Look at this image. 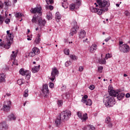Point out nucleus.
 Wrapping results in <instances>:
<instances>
[{
    "label": "nucleus",
    "instance_id": "1",
    "mask_svg": "<svg viewBox=\"0 0 130 130\" xmlns=\"http://www.w3.org/2000/svg\"><path fill=\"white\" fill-rule=\"evenodd\" d=\"M96 3H94L96 8H92L91 10L92 13H97L98 15H102L103 13L108 11V8L110 6L109 1L106 0L103 1L102 0H96Z\"/></svg>",
    "mask_w": 130,
    "mask_h": 130
},
{
    "label": "nucleus",
    "instance_id": "2",
    "mask_svg": "<svg viewBox=\"0 0 130 130\" xmlns=\"http://www.w3.org/2000/svg\"><path fill=\"white\" fill-rule=\"evenodd\" d=\"M72 115L71 111L66 110L61 112L59 116L57 117L56 119L55 120V124L56 126H60L61 125V120L63 121H67L70 119Z\"/></svg>",
    "mask_w": 130,
    "mask_h": 130
},
{
    "label": "nucleus",
    "instance_id": "3",
    "mask_svg": "<svg viewBox=\"0 0 130 130\" xmlns=\"http://www.w3.org/2000/svg\"><path fill=\"white\" fill-rule=\"evenodd\" d=\"M7 36L6 37L7 41L8 44L4 45V43L1 42L0 43V46H4L5 48L6 49H9L10 47H11V44L13 43V40L14 39V35L13 34L10 33V30L7 31Z\"/></svg>",
    "mask_w": 130,
    "mask_h": 130
},
{
    "label": "nucleus",
    "instance_id": "4",
    "mask_svg": "<svg viewBox=\"0 0 130 130\" xmlns=\"http://www.w3.org/2000/svg\"><path fill=\"white\" fill-rule=\"evenodd\" d=\"M31 22L32 23H37V22H38V25L40 26V30H42V28H43L46 24V21L45 20L42 19L41 17L36 15L33 17Z\"/></svg>",
    "mask_w": 130,
    "mask_h": 130
},
{
    "label": "nucleus",
    "instance_id": "5",
    "mask_svg": "<svg viewBox=\"0 0 130 130\" xmlns=\"http://www.w3.org/2000/svg\"><path fill=\"white\" fill-rule=\"evenodd\" d=\"M104 103L105 106L108 108L112 107L116 103V101L114 98H105L104 99Z\"/></svg>",
    "mask_w": 130,
    "mask_h": 130
},
{
    "label": "nucleus",
    "instance_id": "6",
    "mask_svg": "<svg viewBox=\"0 0 130 130\" xmlns=\"http://www.w3.org/2000/svg\"><path fill=\"white\" fill-rule=\"evenodd\" d=\"M58 74H59V72H58L57 69L56 68H53L51 73V77L49 78V79L52 82H53V81L55 80V77L58 76Z\"/></svg>",
    "mask_w": 130,
    "mask_h": 130
},
{
    "label": "nucleus",
    "instance_id": "7",
    "mask_svg": "<svg viewBox=\"0 0 130 130\" xmlns=\"http://www.w3.org/2000/svg\"><path fill=\"white\" fill-rule=\"evenodd\" d=\"M11 101H6L4 102L3 109L6 112L11 110Z\"/></svg>",
    "mask_w": 130,
    "mask_h": 130
},
{
    "label": "nucleus",
    "instance_id": "8",
    "mask_svg": "<svg viewBox=\"0 0 130 130\" xmlns=\"http://www.w3.org/2000/svg\"><path fill=\"white\" fill-rule=\"evenodd\" d=\"M42 10V8H41V7L31 8L30 9V13H32V14H39V16H41V15H42V12H41Z\"/></svg>",
    "mask_w": 130,
    "mask_h": 130
},
{
    "label": "nucleus",
    "instance_id": "9",
    "mask_svg": "<svg viewBox=\"0 0 130 130\" xmlns=\"http://www.w3.org/2000/svg\"><path fill=\"white\" fill-rule=\"evenodd\" d=\"M40 52L39 49L36 47H34L32 48L31 52H29L28 54V56L31 57H33V56H35V55H37Z\"/></svg>",
    "mask_w": 130,
    "mask_h": 130
},
{
    "label": "nucleus",
    "instance_id": "10",
    "mask_svg": "<svg viewBox=\"0 0 130 130\" xmlns=\"http://www.w3.org/2000/svg\"><path fill=\"white\" fill-rule=\"evenodd\" d=\"M42 92L44 93V97L47 98V95L49 94V89H48V85L45 84L43 85Z\"/></svg>",
    "mask_w": 130,
    "mask_h": 130
},
{
    "label": "nucleus",
    "instance_id": "11",
    "mask_svg": "<svg viewBox=\"0 0 130 130\" xmlns=\"http://www.w3.org/2000/svg\"><path fill=\"white\" fill-rule=\"evenodd\" d=\"M4 6H5V8L4 10H5V16L6 17H8V10H9V7H11L12 6V3L10 2H5L4 3Z\"/></svg>",
    "mask_w": 130,
    "mask_h": 130
},
{
    "label": "nucleus",
    "instance_id": "12",
    "mask_svg": "<svg viewBox=\"0 0 130 130\" xmlns=\"http://www.w3.org/2000/svg\"><path fill=\"white\" fill-rule=\"evenodd\" d=\"M81 102H82L83 103H85L86 105L88 106H91L92 105V101L89 99L82 98Z\"/></svg>",
    "mask_w": 130,
    "mask_h": 130
},
{
    "label": "nucleus",
    "instance_id": "13",
    "mask_svg": "<svg viewBox=\"0 0 130 130\" xmlns=\"http://www.w3.org/2000/svg\"><path fill=\"white\" fill-rule=\"evenodd\" d=\"M121 48H122V52H123L124 53H126V52H128V51H129V46L128 45L124 44Z\"/></svg>",
    "mask_w": 130,
    "mask_h": 130
},
{
    "label": "nucleus",
    "instance_id": "14",
    "mask_svg": "<svg viewBox=\"0 0 130 130\" xmlns=\"http://www.w3.org/2000/svg\"><path fill=\"white\" fill-rule=\"evenodd\" d=\"M97 45H96L95 44H92V46H90V47L89 48L90 52H91V53H93V52H95V51L97 50Z\"/></svg>",
    "mask_w": 130,
    "mask_h": 130
},
{
    "label": "nucleus",
    "instance_id": "15",
    "mask_svg": "<svg viewBox=\"0 0 130 130\" xmlns=\"http://www.w3.org/2000/svg\"><path fill=\"white\" fill-rule=\"evenodd\" d=\"M8 129V125L6 122H3L0 123V130H7Z\"/></svg>",
    "mask_w": 130,
    "mask_h": 130
},
{
    "label": "nucleus",
    "instance_id": "16",
    "mask_svg": "<svg viewBox=\"0 0 130 130\" xmlns=\"http://www.w3.org/2000/svg\"><path fill=\"white\" fill-rule=\"evenodd\" d=\"M109 94L110 96H112V97H116L118 96V92L116 90H112L110 92H109Z\"/></svg>",
    "mask_w": 130,
    "mask_h": 130
},
{
    "label": "nucleus",
    "instance_id": "17",
    "mask_svg": "<svg viewBox=\"0 0 130 130\" xmlns=\"http://www.w3.org/2000/svg\"><path fill=\"white\" fill-rule=\"evenodd\" d=\"M79 37L81 39L86 37V31L84 30H81L79 34Z\"/></svg>",
    "mask_w": 130,
    "mask_h": 130
},
{
    "label": "nucleus",
    "instance_id": "18",
    "mask_svg": "<svg viewBox=\"0 0 130 130\" xmlns=\"http://www.w3.org/2000/svg\"><path fill=\"white\" fill-rule=\"evenodd\" d=\"M78 29V27H73L71 29V32L70 33V36H74L75 34H76L77 33V29Z\"/></svg>",
    "mask_w": 130,
    "mask_h": 130
},
{
    "label": "nucleus",
    "instance_id": "19",
    "mask_svg": "<svg viewBox=\"0 0 130 130\" xmlns=\"http://www.w3.org/2000/svg\"><path fill=\"white\" fill-rule=\"evenodd\" d=\"M29 71L25 70V69L22 68L19 70V74L21 76H26Z\"/></svg>",
    "mask_w": 130,
    "mask_h": 130
},
{
    "label": "nucleus",
    "instance_id": "20",
    "mask_svg": "<svg viewBox=\"0 0 130 130\" xmlns=\"http://www.w3.org/2000/svg\"><path fill=\"white\" fill-rule=\"evenodd\" d=\"M88 114L87 113L84 114L81 118H80V119L82 120V122H85L87 119H88Z\"/></svg>",
    "mask_w": 130,
    "mask_h": 130
},
{
    "label": "nucleus",
    "instance_id": "21",
    "mask_svg": "<svg viewBox=\"0 0 130 130\" xmlns=\"http://www.w3.org/2000/svg\"><path fill=\"white\" fill-rule=\"evenodd\" d=\"M61 18V15L59 12H56L55 14V19L56 22H59V20Z\"/></svg>",
    "mask_w": 130,
    "mask_h": 130
},
{
    "label": "nucleus",
    "instance_id": "22",
    "mask_svg": "<svg viewBox=\"0 0 130 130\" xmlns=\"http://www.w3.org/2000/svg\"><path fill=\"white\" fill-rule=\"evenodd\" d=\"M39 69H40V65L34 67L32 68L31 71L34 74H35V73H37L39 71Z\"/></svg>",
    "mask_w": 130,
    "mask_h": 130
},
{
    "label": "nucleus",
    "instance_id": "23",
    "mask_svg": "<svg viewBox=\"0 0 130 130\" xmlns=\"http://www.w3.org/2000/svg\"><path fill=\"white\" fill-rule=\"evenodd\" d=\"M6 75L5 74L2 73L0 74V83H2V82H6Z\"/></svg>",
    "mask_w": 130,
    "mask_h": 130
},
{
    "label": "nucleus",
    "instance_id": "24",
    "mask_svg": "<svg viewBox=\"0 0 130 130\" xmlns=\"http://www.w3.org/2000/svg\"><path fill=\"white\" fill-rule=\"evenodd\" d=\"M17 55H18V51H12V54L11 55V59H15V58L17 57Z\"/></svg>",
    "mask_w": 130,
    "mask_h": 130
},
{
    "label": "nucleus",
    "instance_id": "25",
    "mask_svg": "<svg viewBox=\"0 0 130 130\" xmlns=\"http://www.w3.org/2000/svg\"><path fill=\"white\" fill-rule=\"evenodd\" d=\"M40 41H41V39H40V35H38V38H37L35 41V43L36 44H39L40 43Z\"/></svg>",
    "mask_w": 130,
    "mask_h": 130
},
{
    "label": "nucleus",
    "instance_id": "26",
    "mask_svg": "<svg viewBox=\"0 0 130 130\" xmlns=\"http://www.w3.org/2000/svg\"><path fill=\"white\" fill-rule=\"evenodd\" d=\"M62 98H72V94L69 93H64L62 95Z\"/></svg>",
    "mask_w": 130,
    "mask_h": 130
},
{
    "label": "nucleus",
    "instance_id": "27",
    "mask_svg": "<svg viewBox=\"0 0 130 130\" xmlns=\"http://www.w3.org/2000/svg\"><path fill=\"white\" fill-rule=\"evenodd\" d=\"M16 119V117L14 114H11L8 116V120H15Z\"/></svg>",
    "mask_w": 130,
    "mask_h": 130
},
{
    "label": "nucleus",
    "instance_id": "28",
    "mask_svg": "<svg viewBox=\"0 0 130 130\" xmlns=\"http://www.w3.org/2000/svg\"><path fill=\"white\" fill-rule=\"evenodd\" d=\"M61 6L64 9H68V8H69V4L68 2H61Z\"/></svg>",
    "mask_w": 130,
    "mask_h": 130
},
{
    "label": "nucleus",
    "instance_id": "29",
    "mask_svg": "<svg viewBox=\"0 0 130 130\" xmlns=\"http://www.w3.org/2000/svg\"><path fill=\"white\" fill-rule=\"evenodd\" d=\"M106 59L104 58H102V59H99V63L101 64H105V63H106Z\"/></svg>",
    "mask_w": 130,
    "mask_h": 130
},
{
    "label": "nucleus",
    "instance_id": "30",
    "mask_svg": "<svg viewBox=\"0 0 130 130\" xmlns=\"http://www.w3.org/2000/svg\"><path fill=\"white\" fill-rule=\"evenodd\" d=\"M77 24L78 23H77V21H76V20H73V22L71 23V25L74 28H78Z\"/></svg>",
    "mask_w": 130,
    "mask_h": 130
},
{
    "label": "nucleus",
    "instance_id": "31",
    "mask_svg": "<svg viewBox=\"0 0 130 130\" xmlns=\"http://www.w3.org/2000/svg\"><path fill=\"white\" fill-rule=\"evenodd\" d=\"M70 57L72 60H77L78 59V57L76 55H70Z\"/></svg>",
    "mask_w": 130,
    "mask_h": 130
},
{
    "label": "nucleus",
    "instance_id": "32",
    "mask_svg": "<svg viewBox=\"0 0 130 130\" xmlns=\"http://www.w3.org/2000/svg\"><path fill=\"white\" fill-rule=\"evenodd\" d=\"M63 104V101L62 100H58L57 101V105L59 107L62 106V105Z\"/></svg>",
    "mask_w": 130,
    "mask_h": 130
},
{
    "label": "nucleus",
    "instance_id": "33",
    "mask_svg": "<svg viewBox=\"0 0 130 130\" xmlns=\"http://www.w3.org/2000/svg\"><path fill=\"white\" fill-rule=\"evenodd\" d=\"M124 96H125V94L124 93H118L117 98H123Z\"/></svg>",
    "mask_w": 130,
    "mask_h": 130
},
{
    "label": "nucleus",
    "instance_id": "34",
    "mask_svg": "<svg viewBox=\"0 0 130 130\" xmlns=\"http://www.w3.org/2000/svg\"><path fill=\"white\" fill-rule=\"evenodd\" d=\"M111 118L110 117H107L106 119H105V123L107 124L108 123H109V122H111Z\"/></svg>",
    "mask_w": 130,
    "mask_h": 130
},
{
    "label": "nucleus",
    "instance_id": "35",
    "mask_svg": "<svg viewBox=\"0 0 130 130\" xmlns=\"http://www.w3.org/2000/svg\"><path fill=\"white\" fill-rule=\"evenodd\" d=\"M26 76V80H29V79H30V78H31V73L30 72V71H28L27 74L26 75H25Z\"/></svg>",
    "mask_w": 130,
    "mask_h": 130
},
{
    "label": "nucleus",
    "instance_id": "36",
    "mask_svg": "<svg viewBox=\"0 0 130 130\" xmlns=\"http://www.w3.org/2000/svg\"><path fill=\"white\" fill-rule=\"evenodd\" d=\"M46 10H50V11H52L53 10V6L51 5H47L46 6Z\"/></svg>",
    "mask_w": 130,
    "mask_h": 130
},
{
    "label": "nucleus",
    "instance_id": "37",
    "mask_svg": "<svg viewBox=\"0 0 130 130\" xmlns=\"http://www.w3.org/2000/svg\"><path fill=\"white\" fill-rule=\"evenodd\" d=\"M111 57H112V55L110 53H108L106 55L105 58V59H108V58H111Z\"/></svg>",
    "mask_w": 130,
    "mask_h": 130
},
{
    "label": "nucleus",
    "instance_id": "38",
    "mask_svg": "<svg viewBox=\"0 0 130 130\" xmlns=\"http://www.w3.org/2000/svg\"><path fill=\"white\" fill-rule=\"evenodd\" d=\"M64 53L66 54V55H70V49H65L64 50Z\"/></svg>",
    "mask_w": 130,
    "mask_h": 130
},
{
    "label": "nucleus",
    "instance_id": "39",
    "mask_svg": "<svg viewBox=\"0 0 130 130\" xmlns=\"http://www.w3.org/2000/svg\"><path fill=\"white\" fill-rule=\"evenodd\" d=\"M77 115L78 116V117L81 119L82 118V117L83 116V115H82V112L78 111L77 112Z\"/></svg>",
    "mask_w": 130,
    "mask_h": 130
},
{
    "label": "nucleus",
    "instance_id": "40",
    "mask_svg": "<svg viewBox=\"0 0 130 130\" xmlns=\"http://www.w3.org/2000/svg\"><path fill=\"white\" fill-rule=\"evenodd\" d=\"M22 13H16L15 14L16 18H22Z\"/></svg>",
    "mask_w": 130,
    "mask_h": 130
},
{
    "label": "nucleus",
    "instance_id": "41",
    "mask_svg": "<svg viewBox=\"0 0 130 130\" xmlns=\"http://www.w3.org/2000/svg\"><path fill=\"white\" fill-rule=\"evenodd\" d=\"M24 82L23 79H18L17 80V84H19L20 86L23 84V82Z\"/></svg>",
    "mask_w": 130,
    "mask_h": 130
},
{
    "label": "nucleus",
    "instance_id": "42",
    "mask_svg": "<svg viewBox=\"0 0 130 130\" xmlns=\"http://www.w3.org/2000/svg\"><path fill=\"white\" fill-rule=\"evenodd\" d=\"M108 127L110 128H111L113 126V123L112 122V121L110 122L109 123H108L107 124Z\"/></svg>",
    "mask_w": 130,
    "mask_h": 130
},
{
    "label": "nucleus",
    "instance_id": "43",
    "mask_svg": "<svg viewBox=\"0 0 130 130\" xmlns=\"http://www.w3.org/2000/svg\"><path fill=\"white\" fill-rule=\"evenodd\" d=\"M76 8V5H75V4H71L70 6V10H71V11H73V10L75 9V8Z\"/></svg>",
    "mask_w": 130,
    "mask_h": 130
},
{
    "label": "nucleus",
    "instance_id": "44",
    "mask_svg": "<svg viewBox=\"0 0 130 130\" xmlns=\"http://www.w3.org/2000/svg\"><path fill=\"white\" fill-rule=\"evenodd\" d=\"M71 64H72V62H71V61H67L65 63V66L67 67H70V66H71Z\"/></svg>",
    "mask_w": 130,
    "mask_h": 130
},
{
    "label": "nucleus",
    "instance_id": "45",
    "mask_svg": "<svg viewBox=\"0 0 130 130\" xmlns=\"http://www.w3.org/2000/svg\"><path fill=\"white\" fill-rule=\"evenodd\" d=\"M27 96H28V89H26L24 92L23 96L25 97V98H27Z\"/></svg>",
    "mask_w": 130,
    "mask_h": 130
},
{
    "label": "nucleus",
    "instance_id": "46",
    "mask_svg": "<svg viewBox=\"0 0 130 130\" xmlns=\"http://www.w3.org/2000/svg\"><path fill=\"white\" fill-rule=\"evenodd\" d=\"M112 91H113V87L111 85H109L108 87V92L110 93Z\"/></svg>",
    "mask_w": 130,
    "mask_h": 130
},
{
    "label": "nucleus",
    "instance_id": "47",
    "mask_svg": "<svg viewBox=\"0 0 130 130\" xmlns=\"http://www.w3.org/2000/svg\"><path fill=\"white\" fill-rule=\"evenodd\" d=\"M87 127H89V129L91 130H94L95 129V127L92 125H88Z\"/></svg>",
    "mask_w": 130,
    "mask_h": 130
},
{
    "label": "nucleus",
    "instance_id": "48",
    "mask_svg": "<svg viewBox=\"0 0 130 130\" xmlns=\"http://www.w3.org/2000/svg\"><path fill=\"white\" fill-rule=\"evenodd\" d=\"M103 71V67L101 66V67L98 68L99 73H102Z\"/></svg>",
    "mask_w": 130,
    "mask_h": 130
},
{
    "label": "nucleus",
    "instance_id": "49",
    "mask_svg": "<svg viewBox=\"0 0 130 130\" xmlns=\"http://www.w3.org/2000/svg\"><path fill=\"white\" fill-rule=\"evenodd\" d=\"M47 19H48V20H51L52 19L51 14L47 15Z\"/></svg>",
    "mask_w": 130,
    "mask_h": 130
},
{
    "label": "nucleus",
    "instance_id": "50",
    "mask_svg": "<svg viewBox=\"0 0 130 130\" xmlns=\"http://www.w3.org/2000/svg\"><path fill=\"white\" fill-rule=\"evenodd\" d=\"M47 5H49V4H53V0H48L46 1Z\"/></svg>",
    "mask_w": 130,
    "mask_h": 130
},
{
    "label": "nucleus",
    "instance_id": "51",
    "mask_svg": "<svg viewBox=\"0 0 130 130\" xmlns=\"http://www.w3.org/2000/svg\"><path fill=\"white\" fill-rule=\"evenodd\" d=\"M10 22H11V19H10L9 18L6 19L5 20V22L6 24H9Z\"/></svg>",
    "mask_w": 130,
    "mask_h": 130
},
{
    "label": "nucleus",
    "instance_id": "52",
    "mask_svg": "<svg viewBox=\"0 0 130 130\" xmlns=\"http://www.w3.org/2000/svg\"><path fill=\"white\" fill-rule=\"evenodd\" d=\"M49 87H50V88L52 89V88H53L54 87V84H53V83L50 82V84H49Z\"/></svg>",
    "mask_w": 130,
    "mask_h": 130
},
{
    "label": "nucleus",
    "instance_id": "53",
    "mask_svg": "<svg viewBox=\"0 0 130 130\" xmlns=\"http://www.w3.org/2000/svg\"><path fill=\"white\" fill-rule=\"evenodd\" d=\"M83 71H84V67L80 66L79 68V72H83Z\"/></svg>",
    "mask_w": 130,
    "mask_h": 130
},
{
    "label": "nucleus",
    "instance_id": "54",
    "mask_svg": "<svg viewBox=\"0 0 130 130\" xmlns=\"http://www.w3.org/2000/svg\"><path fill=\"white\" fill-rule=\"evenodd\" d=\"M89 88L90 90H94V89H95V86L94 85H90Z\"/></svg>",
    "mask_w": 130,
    "mask_h": 130
},
{
    "label": "nucleus",
    "instance_id": "55",
    "mask_svg": "<svg viewBox=\"0 0 130 130\" xmlns=\"http://www.w3.org/2000/svg\"><path fill=\"white\" fill-rule=\"evenodd\" d=\"M10 96H11V93H6V95L5 94V95H4V98H6V97H9Z\"/></svg>",
    "mask_w": 130,
    "mask_h": 130
},
{
    "label": "nucleus",
    "instance_id": "56",
    "mask_svg": "<svg viewBox=\"0 0 130 130\" xmlns=\"http://www.w3.org/2000/svg\"><path fill=\"white\" fill-rule=\"evenodd\" d=\"M110 39H111V37H108L107 38H106L105 40V41L106 42H108L109 40H110Z\"/></svg>",
    "mask_w": 130,
    "mask_h": 130
},
{
    "label": "nucleus",
    "instance_id": "57",
    "mask_svg": "<svg viewBox=\"0 0 130 130\" xmlns=\"http://www.w3.org/2000/svg\"><path fill=\"white\" fill-rule=\"evenodd\" d=\"M124 15L127 17V16H129V12H128V11H126L124 12Z\"/></svg>",
    "mask_w": 130,
    "mask_h": 130
},
{
    "label": "nucleus",
    "instance_id": "58",
    "mask_svg": "<svg viewBox=\"0 0 130 130\" xmlns=\"http://www.w3.org/2000/svg\"><path fill=\"white\" fill-rule=\"evenodd\" d=\"M3 8H4V4L0 2V9H3Z\"/></svg>",
    "mask_w": 130,
    "mask_h": 130
},
{
    "label": "nucleus",
    "instance_id": "59",
    "mask_svg": "<svg viewBox=\"0 0 130 130\" xmlns=\"http://www.w3.org/2000/svg\"><path fill=\"white\" fill-rule=\"evenodd\" d=\"M125 97H126V98H129V97H130V94L128 93H127L126 94V95H125Z\"/></svg>",
    "mask_w": 130,
    "mask_h": 130
},
{
    "label": "nucleus",
    "instance_id": "60",
    "mask_svg": "<svg viewBox=\"0 0 130 130\" xmlns=\"http://www.w3.org/2000/svg\"><path fill=\"white\" fill-rule=\"evenodd\" d=\"M77 5L79 6H81V2L80 1H78L77 3Z\"/></svg>",
    "mask_w": 130,
    "mask_h": 130
},
{
    "label": "nucleus",
    "instance_id": "61",
    "mask_svg": "<svg viewBox=\"0 0 130 130\" xmlns=\"http://www.w3.org/2000/svg\"><path fill=\"white\" fill-rule=\"evenodd\" d=\"M82 98H88V95H85Z\"/></svg>",
    "mask_w": 130,
    "mask_h": 130
},
{
    "label": "nucleus",
    "instance_id": "62",
    "mask_svg": "<svg viewBox=\"0 0 130 130\" xmlns=\"http://www.w3.org/2000/svg\"><path fill=\"white\" fill-rule=\"evenodd\" d=\"M13 64H16V66H18V63H16V61H14L13 62Z\"/></svg>",
    "mask_w": 130,
    "mask_h": 130
},
{
    "label": "nucleus",
    "instance_id": "63",
    "mask_svg": "<svg viewBox=\"0 0 130 130\" xmlns=\"http://www.w3.org/2000/svg\"><path fill=\"white\" fill-rule=\"evenodd\" d=\"M87 40H88V39H86V40H84L83 41L84 43L87 42Z\"/></svg>",
    "mask_w": 130,
    "mask_h": 130
},
{
    "label": "nucleus",
    "instance_id": "64",
    "mask_svg": "<svg viewBox=\"0 0 130 130\" xmlns=\"http://www.w3.org/2000/svg\"><path fill=\"white\" fill-rule=\"evenodd\" d=\"M123 43V42H122V41L119 42L120 45H122Z\"/></svg>",
    "mask_w": 130,
    "mask_h": 130
}]
</instances>
